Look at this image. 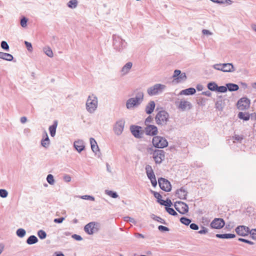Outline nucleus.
I'll return each mask as SVG.
<instances>
[{
	"mask_svg": "<svg viewBox=\"0 0 256 256\" xmlns=\"http://www.w3.org/2000/svg\"><path fill=\"white\" fill-rule=\"evenodd\" d=\"M180 222L186 226L189 225L191 222V220L186 217H182L180 219Z\"/></svg>",
	"mask_w": 256,
	"mask_h": 256,
	"instance_id": "37998d69",
	"label": "nucleus"
},
{
	"mask_svg": "<svg viewBox=\"0 0 256 256\" xmlns=\"http://www.w3.org/2000/svg\"><path fill=\"white\" fill-rule=\"evenodd\" d=\"M227 90L230 92L236 91L238 90L239 87L238 84H234L229 83L226 84Z\"/></svg>",
	"mask_w": 256,
	"mask_h": 256,
	"instance_id": "c756f323",
	"label": "nucleus"
},
{
	"mask_svg": "<svg viewBox=\"0 0 256 256\" xmlns=\"http://www.w3.org/2000/svg\"><path fill=\"white\" fill-rule=\"evenodd\" d=\"M166 88V86L164 84H156L148 88L146 92L150 96H156L163 92Z\"/></svg>",
	"mask_w": 256,
	"mask_h": 256,
	"instance_id": "7ed1b4c3",
	"label": "nucleus"
},
{
	"mask_svg": "<svg viewBox=\"0 0 256 256\" xmlns=\"http://www.w3.org/2000/svg\"><path fill=\"white\" fill-rule=\"evenodd\" d=\"M175 104L177 108L182 111L189 110L192 107V104L184 98L176 101Z\"/></svg>",
	"mask_w": 256,
	"mask_h": 256,
	"instance_id": "6e6552de",
	"label": "nucleus"
},
{
	"mask_svg": "<svg viewBox=\"0 0 256 256\" xmlns=\"http://www.w3.org/2000/svg\"><path fill=\"white\" fill-rule=\"evenodd\" d=\"M250 104V102L248 98H242L238 102V108L242 110H246L249 108Z\"/></svg>",
	"mask_w": 256,
	"mask_h": 256,
	"instance_id": "4468645a",
	"label": "nucleus"
},
{
	"mask_svg": "<svg viewBox=\"0 0 256 256\" xmlns=\"http://www.w3.org/2000/svg\"><path fill=\"white\" fill-rule=\"evenodd\" d=\"M146 174L149 173H152V172H154L152 167L148 164L146 166Z\"/></svg>",
	"mask_w": 256,
	"mask_h": 256,
	"instance_id": "6e6d98bb",
	"label": "nucleus"
},
{
	"mask_svg": "<svg viewBox=\"0 0 256 256\" xmlns=\"http://www.w3.org/2000/svg\"><path fill=\"white\" fill-rule=\"evenodd\" d=\"M124 220L126 222H130L133 223L135 224L136 223V220L134 218H132L130 216H125L124 217Z\"/></svg>",
	"mask_w": 256,
	"mask_h": 256,
	"instance_id": "864d4df0",
	"label": "nucleus"
},
{
	"mask_svg": "<svg viewBox=\"0 0 256 256\" xmlns=\"http://www.w3.org/2000/svg\"><path fill=\"white\" fill-rule=\"evenodd\" d=\"M38 236L40 239H44L46 236V234L44 230H40L38 232Z\"/></svg>",
	"mask_w": 256,
	"mask_h": 256,
	"instance_id": "a18cd8bd",
	"label": "nucleus"
},
{
	"mask_svg": "<svg viewBox=\"0 0 256 256\" xmlns=\"http://www.w3.org/2000/svg\"><path fill=\"white\" fill-rule=\"evenodd\" d=\"M216 108L219 110H222L224 108V102L222 100H218L215 104Z\"/></svg>",
	"mask_w": 256,
	"mask_h": 256,
	"instance_id": "c9c22d12",
	"label": "nucleus"
},
{
	"mask_svg": "<svg viewBox=\"0 0 256 256\" xmlns=\"http://www.w3.org/2000/svg\"><path fill=\"white\" fill-rule=\"evenodd\" d=\"M152 144L155 147L158 148H164L168 145L166 140L160 136H156L153 138Z\"/></svg>",
	"mask_w": 256,
	"mask_h": 256,
	"instance_id": "1a4fd4ad",
	"label": "nucleus"
},
{
	"mask_svg": "<svg viewBox=\"0 0 256 256\" xmlns=\"http://www.w3.org/2000/svg\"><path fill=\"white\" fill-rule=\"evenodd\" d=\"M196 90L193 88H190L185 90H181L179 94L180 95H192L196 93Z\"/></svg>",
	"mask_w": 256,
	"mask_h": 256,
	"instance_id": "b1692460",
	"label": "nucleus"
},
{
	"mask_svg": "<svg viewBox=\"0 0 256 256\" xmlns=\"http://www.w3.org/2000/svg\"><path fill=\"white\" fill-rule=\"evenodd\" d=\"M58 126L57 120H54L53 124L49 126V131L51 136L54 137L56 133V129Z\"/></svg>",
	"mask_w": 256,
	"mask_h": 256,
	"instance_id": "393cba45",
	"label": "nucleus"
},
{
	"mask_svg": "<svg viewBox=\"0 0 256 256\" xmlns=\"http://www.w3.org/2000/svg\"><path fill=\"white\" fill-rule=\"evenodd\" d=\"M46 180L48 182L50 185H53L54 184V176L51 174H48L47 176Z\"/></svg>",
	"mask_w": 256,
	"mask_h": 256,
	"instance_id": "79ce46f5",
	"label": "nucleus"
},
{
	"mask_svg": "<svg viewBox=\"0 0 256 256\" xmlns=\"http://www.w3.org/2000/svg\"><path fill=\"white\" fill-rule=\"evenodd\" d=\"M28 19L24 17L20 20V25L22 28H26L27 26Z\"/></svg>",
	"mask_w": 256,
	"mask_h": 256,
	"instance_id": "3c124183",
	"label": "nucleus"
},
{
	"mask_svg": "<svg viewBox=\"0 0 256 256\" xmlns=\"http://www.w3.org/2000/svg\"><path fill=\"white\" fill-rule=\"evenodd\" d=\"M216 92H227V88L226 86H218Z\"/></svg>",
	"mask_w": 256,
	"mask_h": 256,
	"instance_id": "de8ad7c7",
	"label": "nucleus"
},
{
	"mask_svg": "<svg viewBox=\"0 0 256 256\" xmlns=\"http://www.w3.org/2000/svg\"><path fill=\"white\" fill-rule=\"evenodd\" d=\"M76 197L84 199V200H92V201L94 200V197L90 196H88V195H84V196H76Z\"/></svg>",
	"mask_w": 256,
	"mask_h": 256,
	"instance_id": "49530a36",
	"label": "nucleus"
},
{
	"mask_svg": "<svg viewBox=\"0 0 256 256\" xmlns=\"http://www.w3.org/2000/svg\"><path fill=\"white\" fill-rule=\"evenodd\" d=\"M250 228L244 226H239L236 228V234L240 236H244L250 234Z\"/></svg>",
	"mask_w": 256,
	"mask_h": 256,
	"instance_id": "2eb2a0df",
	"label": "nucleus"
},
{
	"mask_svg": "<svg viewBox=\"0 0 256 256\" xmlns=\"http://www.w3.org/2000/svg\"><path fill=\"white\" fill-rule=\"evenodd\" d=\"M212 67L216 70L223 72H234L235 70L234 65L231 63L218 64L213 65Z\"/></svg>",
	"mask_w": 256,
	"mask_h": 256,
	"instance_id": "0eeeda50",
	"label": "nucleus"
},
{
	"mask_svg": "<svg viewBox=\"0 0 256 256\" xmlns=\"http://www.w3.org/2000/svg\"><path fill=\"white\" fill-rule=\"evenodd\" d=\"M124 124L125 121L123 119H120L116 122L114 126L113 130L116 135L120 136L122 134Z\"/></svg>",
	"mask_w": 256,
	"mask_h": 256,
	"instance_id": "9b49d317",
	"label": "nucleus"
},
{
	"mask_svg": "<svg viewBox=\"0 0 256 256\" xmlns=\"http://www.w3.org/2000/svg\"><path fill=\"white\" fill-rule=\"evenodd\" d=\"M24 44L27 48V50L29 52H32V45L31 43L27 41H25Z\"/></svg>",
	"mask_w": 256,
	"mask_h": 256,
	"instance_id": "5fc2aeb1",
	"label": "nucleus"
},
{
	"mask_svg": "<svg viewBox=\"0 0 256 256\" xmlns=\"http://www.w3.org/2000/svg\"><path fill=\"white\" fill-rule=\"evenodd\" d=\"M153 158L156 164H160L164 159V152L162 150H156L152 154Z\"/></svg>",
	"mask_w": 256,
	"mask_h": 256,
	"instance_id": "ddd939ff",
	"label": "nucleus"
},
{
	"mask_svg": "<svg viewBox=\"0 0 256 256\" xmlns=\"http://www.w3.org/2000/svg\"><path fill=\"white\" fill-rule=\"evenodd\" d=\"M105 194L112 198H117L118 196V195L116 192L112 190H105Z\"/></svg>",
	"mask_w": 256,
	"mask_h": 256,
	"instance_id": "4c0bfd02",
	"label": "nucleus"
},
{
	"mask_svg": "<svg viewBox=\"0 0 256 256\" xmlns=\"http://www.w3.org/2000/svg\"><path fill=\"white\" fill-rule=\"evenodd\" d=\"M63 179L66 182H68L71 181L72 178L68 174H65L63 177Z\"/></svg>",
	"mask_w": 256,
	"mask_h": 256,
	"instance_id": "052dcab7",
	"label": "nucleus"
},
{
	"mask_svg": "<svg viewBox=\"0 0 256 256\" xmlns=\"http://www.w3.org/2000/svg\"><path fill=\"white\" fill-rule=\"evenodd\" d=\"M158 229L160 231H161V232L169 230V228H168L163 226H158Z\"/></svg>",
	"mask_w": 256,
	"mask_h": 256,
	"instance_id": "bf43d9fd",
	"label": "nucleus"
},
{
	"mask_svg": "<svg viewBox=\"0 0 256 256\" xmlns=\"http://www.w3.org/2000/svg\"><path fill=\"white\" fill-rule=\"evenodd\" d=\"M169 114L165 110L160 111L155 117L157 124L165 126L168 120Z\"/></svg>",
	"mask_w": 256,
	"mask_h": 256,
	"instance_id": "20e7f679",
	"label": "nucleus"
},
{
	"mask_svg": "<svg viewBox=\"0 0 256 256\" xmlns=\"http://www.w3.org/2000/svg\"><path fill=\"white\" fill-rule=\"evenodd\" d=\"M166 211L170 214L172 216H177V212L172 208L169 207H166Z\"/></svg>",
	"mask_w": 256,
	"mask_h": 256,
	"instance_id": "c03bdc74",
	"label": "nucleus"
},
{
	"mask_svg": "<svg viewBox=\"0 0 256 256\" xmlns=\"http://www.w3.org/2000/svg\"><path fill=\"white\" fill-rule=\"evenodd\" d=\"M250 234L252 239L256 240V229H252L250 230Z\"/></svg>",
	"mask_w": 256,
	"mask_h": 256,
	"instance_id": "13d9d810",
	"label": "nucleus"
},
{
	"mask_svg": "<svg viewBox=\"0 0 256 256\" xmlns=\"http://www.w3.org/2000/svg\"><path fill=\"white\" fill-rule=\"evenodd\" d=\"M0 46L2 49H4L6 50H8L9 46H8V43L6 41H2L1 42Z\"/></svg>",
	"mask_w": 256,
	"mask_h": 256,
	"instance_id": "09e8293b",
	"label": "nucleus"
},
{
	"mask_svg": "<svg viewBox=\"0 0 256 256\" xmlns=\"http://www.w3.org/2000/svg\"><path fill=\"white\" fill-rule=\"evenodd\" d=\"M234 142H235L236 141L240 142L242 140V137L238 135H236L234 137Z\"/></svg>",
	"mask_w": 256,
	"mask_h": 256,
	"instance_id": "774afa93",
	"label": "nucleus"
},
{
	"mask_svg": "<svg viewBox=\"0 0 256 256\" xmlns=\"http://www.w3.org/2000/svg\"><path fill=\"white\" fill-rule=\"evenodd\" d=\"M186 76L184 72H182L180 74L179 76L176 78L178 82H184L186 80Z\"/></svg>",
	"mask_w": 256,
	"mask_h": 256,
	"instance_id": "e433bc0d",
	"label": "nucleus"
},
{
	"mask_svg": "<svg viewBox=\"0 0 256 256\" xmlns=\"http://www.w3.org/2000/svg\"><path fill=\"white\" fill-rule=\"evenodd\" d=\"M238 117L239 118L244 120H250V116L248 114L242 112H240L238 113Z\"/></svg>",
	"mask_w": 256,
	"mask_h": 256,
	"instance_id": "2f4dec72",
	"label": "nucleus"
},
{
	"mask_svg": "<svg viewBox=\"0 0 256 256\" xmlns=\"http://www.w3.org/2000/svg\"><path fill=\"white\" fill-rule=\"evenodd\" d=\"M132 66V62H128L124 64L121 70V74L122 76H124L128 74Z\"/></svg>",
	"mask_w": 256,
	"mask_h": 256,
	"instance_id": "4be33fe9",
	"label": "nucleus"
},
{
	"mask_svg": "<svg viewBox=\"0 0 256 256\" xmlns=\"http://www.w3.org/2000/svg\"><path fill=\"white\" fill-rule=\"evenodd\" d=\"M202 33L203 34L208 35V36H211L212 34V32H210L209 30H205V29H204L202 30Z\"/></svg>",
	"mask_w": 256,
	"mask_h": 256,
	"instance_id": "338daca9",
	"label": "nucleus"
},
{
	"mask_svg": "<svg viewBox=\"0 0 256 256\" xmlns=\"http://www.w3.org/2000/svg\"><path fill=\"white\" fill-rule=\"evenodd\" d=\"M144 92L142 91H138L134 98H128L126 104V108L128 110H132L138 107L144 100Z\"/></svg>",
	"mask_w": 256,
	"mask_h": 256,
	"instance_id": "f257e3e1",
	"label": "nucleus"
},
{
	"mask_svg": "<svg viewBox=\"0 0 256 256\" xmlns=\"http://www.w3.org/2000/svg\"><path fill=\"white\" fill-rule=\"evenodd\" d=\"M238 240L239 241H240V242H246V243L248 244H254V242H251L250 240H246V239H244V238H239Z\"/></svg>",
	"mask_w": 256,
	"mask_h": 256,
	"instance_id": "e2e57ef3",
	"label": "nucleus"
},
{
	"mask_svg": "<svg viewBox=\"0 0 256 256\" xmlns=\"http://www.w3.org/2000/svg\"><path fill=\"white\" fill-rule=\"evenodd\" d=\"M113 46L114 48L118 52H121L126 48V43L119 36H113Z\"/></svg>",
	"mask_w": 256,
	"mask_h": 256,
	"instance_id": "423d86ee",
	"label": "nucleus"
},
{
	"mask_svg": "<svg viewBox=\"0 0 256 256\" xmlns=\"http://www.w3.org/2000/svg\"><path fill=\"white\" fill-rule=\"evenodd\" d=\"M160 204L166 207L170 206L172 204V201L169 199H166V200H162Z\"/></svg>",
	"mask_w": 256,
	"mask_h": 256,
	"instance_id": "ea45409f",
	"label": "nucleus"
},
{
	"mask_svg": "<svg viewBox=\"0 0 256 256\" xmlns=\"http://www.w3.org/2000/svg\"><path fill=\"white\" fill-rule=\"evenodd\" d=\"M224 222L222 218H216L210 224V226L212 228L220 229L224 226Z\"/></svg>",
	"mask_w": 256,
	"mask_h": 256,
	"instance_id": "dca6fc26",
	"label": "nucleus"
},
{
	"mask_svg": "<svg viewBox=\"0 0 256 256\" xmlns=\"http://www.w3.org/2000/svg\"><path fill=\"white\" fill-rule=\"evenodd\" d=\"M152 192L154 194V197L158 199V202L160 203V202L162 200L161 199L162 198V196L158 192H153V191Z\"/></svg>",
	"mask_w": 256,
	"mask_h": 256,
	"instance_id": "603ef678",
	"label": "nucleus"
},
{
	"mask_svg": "<svg viewBox=\"0 0 256 256\" xmlns=\"http://www.w3.org/2000/svg\"><path fill=\"white\" fill-rule=\"evenodd\" d=\"M155 108V102L154 101H150L146 107V112L147 114H151Z\"/></svg>",
	"mask_w": 256,
	"mask_h": 256,
	"instance_id": "5701e85b",
	"label": "nucleus"
},
{
	"mask_svg": "<svg viewBox=\"0 0 256 256\" xmlns=\"http://www.w3.org/2000/svg\"><path fill=\"white\" fill-rule=\"evenodd\" d=\"M44 52L46 55L50 58H52L54 56L53 52L52 49L49 46L44 47L43 49Z\"/></svg>",
	"mask_w": 256,
	"mask_h": 256,
	"instance_id": "473e14b6",
	"label": "nucleus"
},
{
	"mask_svg": "<svg viewBox=\"0 0 256 256\" xmlns=\"http://www.w3.org/2000/svg\"><path fill=\"white\" fill-rule=\"evenodd\" d=\"M13 56L10 54L0 52V58L8 61H12L13 60Z\"/></svg>",
	"mask_w": 256,
	"mask_h": 256,
	"instance_id": "bb28decb",
	"label": "nucleus"
},
{
	"mask_svg": "<svg viewBox=\"0 0 256 256\" xmlns=\"http://www.w3.org/2000/svg\"><path fill=\"white\" fill-rule=\"evenodd\" d=\"M181 74V71L180 70H176L174 71L173 74V78L176 80V78L179 76L180 74Z\"/></svg>",
	"mask_w": 256,
	"mask_h": 256,
	"instance_id": "4d7b16f0",
	"label": "nucleus"
},
{
	"mask_svg": "<svg viewBox=\"0 0 256 256\" xmlns=\"http://www.w3.org/2000/svg\"><path fill=\"white\" fill-rule=\"evenodd\" d=\"M74 146L79 153L82 152L85 148L84 142L82 140H76L74 143Z\"/></svg>",
	"mask_w": 256,
	"mask_h": 256,
	"instance_id": "a211bd4d",
	"label": "nucleus"
},
{
	"mask_svg": "<svg viewBox=\"0 0 256 256\" xmlns=\"http://www.w3.org/2000/svg\"><path fill=\"white\" fill-rule=\"evenodd\" d=\"M146 175L148 178L150 180L152 186L155 187L157 185V181L154 172H152V173H149Z\"/></svg>",
	"mask_w": 256,
	"mask_h": 256,
	"instance_id": "cd10ccee",
	"label": "nucleus"
},
{
	"mask_svg": "<svg viewBox=\"0 0 256 256\" xmlns=\"http://www.w3.org/2000/svg\"><path fill=\"white\" fill-rule=\"evenodd\" d=\"M187 194L188 192L184 187H182L176 192V195L179 198L182 200H186V198Z\"/></svg>",
	"mask_w": 256,
	"mask_h": 256,
	"instance_id": "aec40b11",
	"label": "nucleus"
},
{
	"mask_svg": "<svg viewBox=\"0 0 256 256\" xmlns=\"http://www.w3.org/2000/svg\"><path fill=\"white\" fill-rule=\"evenodd\" d=\"M218 85L214 82H210L208 84V88L211 91H216Z\"/></svg>",
	"mask_w": 256,
	"mask_h": 256,
	"instance_id": "f704fd0d",
	"label": "nucleus"
},
{
	"mask_svg": "<svg viewBox=\"0 0 256 256\" xmlns=\"http://www.w3.org/2000/svg\"><path fill=\"white\" fill-rule=\"evenodd\" d=\"M42 136L43 138L41 140V144L43 147L48 148L50 146V140L46 131H44Z\"/></svg>",
	"mask_w": 256,
	"mask_h": 256,
	"instance_id": "6ab92c4d",
	"label": "nucleus"
},
{
	"mask_svg": "<svg viewBox=\"0 0 256 256\" xmlns=\"http://www.w3.org/2000/svg\"><path fill=\"white\" fill-rule=\"evenodd\" d=\"M90 141L92 150V152H94L96 154L98 151H99V148L96 142L92 138H90Z\"/></svg>",
	"mask_w": 256,
	"mask_h": 256,
	"instance_id": "a878e982",
	"label": "nucleus"
},
{
	"mask_svg": "<svg viewBox=\"0 0 256 256\" xmlns=\"http://www.w3.org/2000/svg\"><path fill=\"white\" fill-rule=\"evenodd\" d=\"M100 223L95 222H90L84 227V230L88 234H93L97 232L100 229Z\"/></svg>",
	"mask_w": 256,
	"mask_h": 256,
	"instance_id": "39448f33",
	"label": "nucleus"
},
{
	"mask_svg": "<svg viewBox=\"0 0 256 256\" xmlns=\"http://www.w3.org/2000/svg\"><path fill=\"white\" fill-rule=\"evenodd\" d=\"M16 234L20 238H23L26 234V230L23 228H19L16 230Z\"/></svg>",
	"mask_w": 256,
	"mask_h": 256,
	"instance_id": "a19ab883",
	"label": "nucleus"
},
{
	"mask_svg": "<svg viewBox=\"0 0 256 256\" xmlns=\"http://www.w3.org/2000/svg\"><path fill=\"white\" fill-rule=\"evenodd\" d=\"M78 6V1L76 0H70L68 3V6L71 8H74Z\"/></svg>",
	"mask_w": 256,
	"mask_h": 256,
	"instance_id": "58836bf2",
	"label": "nucleus"
},
{
	"mask_svg": "<svg viewBox=\"0 0 256 256\" xmlns=\"http://www.w3.org/2000/svg\"><path fill=\"white\" fill-rule=\"evenodd\" d=\"M216 236L220 238H232L236 237V235L232 234H216Z\"/></svg>",
	"mask_w": 256,
	"mask_h": 256,
	"instance_id": "c85d7f7f",
	"label": "nucleus"
},
{
	"mask_svg": "<svg viewBox=\"0 0 256 256\" xmlns=\"http://www.w3.org/2000/svg\"><path fill=\"white\" fill-rule=\"evenodd\" d=\"M145 132L147 135L154 136L158 133V128L154 125H148L145 128Z\"/></svg>",
	"mask_w": 256,
	"mask_h": 256,
	"instance_id": "f3484780",
	"label": "nucleus"
},
{
	"mask_svg": "<svg viewBox=\"0 0 256 256\" xmlns=\"http://www.w3.org/2000/svg\"><path fill=\"white\" fill-rule=\"evenodd\" d=\"M190 227L193 230H198V226L196 224H191L190 225Z\"/></svg>",
	"mask_w": 256,
	"mask_h": 256,
	"instance_id": "69168bd1",
	"label": "nucleus"
},
{
	"mask_svg": "<svg viewBox=\"0 0 256 256\" xmlns=\"http://www.w3.org/2000/svg\"><path fill=\"white\" fill-rule=\"evenodd\" d=\"M38 242V238L35 236H30L26 240V242L28 244H33Z\"/></svg>",
	"mask_w": 256,
	"mask_h": 256,
	"instance_id": "7c9ffc66",
	"label": "nucleus"
},
{
	"mask_svg": "<svg viewBox=\"0 0 256 256\" xmlns=\"http://www.w3.org/2000/svg\"><path fill=\"white\" fill-rule=\"evenodd\" d=\"M208 232V229L205 227L202 226V229L198 231V234H206Z\"/></svg>",
	"mask_w": 256,
	"mask_h": 256,
	"instance_id": "0e129e2a",
	"label": "nucleus"
},
{
	"mask_svg": "<svg viewBox=\"0 0 256 256\" xmlns=\"http://www.w3.org/2000/svg\"><path fill=\"white\" fill-rule=\"evenodd\" d=\"M150 217L152 219H153L154 220H156L161 224H166V223L165 221V220H164V219L160 217V216H158L156 215H154V214H152L151 216H150Z\"/></svg>",
	"mask_w": 256,
	"mask_h": 256,
	"instance_id": "72a5a7b5",
	"label": "nucleus"
},
{
	"mask_svg": "<svg viewBox=\"0 0 256 256\" xmlns=\"http://www.w3.org/2000/svg\"><path fill=\"white\" fill-rule=\"evenodd\" d=\"M140 127L138 126H132L130 127V130L132 134L136 138L142 137V133L140 131Z\"/></svg>",
	"mask_w": 256,
	"mask_h": 256,
	"instance_id": "412c9836",
	"label": "nucleus"
},
{
	"mask_svg": "<svg viewBox=\"0 0 256 256\" xmlns=\"http://www.w3.org/2000/svg\"><path fill=\"white\" fill-rule=\"evenodd\" d=\"M98 101L97 97L94 94L88 96L86 102V108L90 113H93L96 110Z\"/></svg>",
	"mask_w": 256,
	"mask_h": 256,
	"instance_id": "f03ea898",
	"label": "nucleus"
},
{
	"mask_svg": "<svg viewBox=\"0 0 256 256\" xmlns=\"http://www.w3.org/2000/svg\"><path fill=\"white\" fill-rule=\"evenodd\" d=\"M176 210L181 214H185L188 212V206L184 202L181 201L176 202L174 204Z\"/></svg>",
	"mask_w": 256,
	"mask_h": 256,
	"instance_id": "9d476101",
	"label": "nucleus"
},
{
	"mask_svg": "<svg viewBox=\"0 0 256 256\" xmlns=\"http://www.w3.org/2000/svg\"><path fill=\"white\" fill-rule=\"evenodd\" d=\"M8 195V192L4 189H0V196L2 198L7 197Z\"/></svg>",
	"mask_w": 256,
	"mask_h": 256,
	"instance_id": "8fccbe9b",
	"label": "nucleus"
},
{
	"mask_svg": "<svg viewBox=\"0 0 256 256\" xmlns=\"http://www.w3.org/2000/svg\"><path fill=\"white\" fill-rule=\"evenodd\" d=\"M72 237L76 240L80 241V240H82V236H80L76 234H74L73 235H72Z\"/></svg>",
	"mask_w": 256,
	"mask_h": 256,
	"instance_id": "680f3d73",
	"label": "nucleus"
},
{
	"mask_svg": "<svg viewBox=\"0 0 256 256\" xmlns=\"http://www.w3.org/2000/svg\"><path fill=\"white\" fill-rule=\"evenodd\" d=\"M158 184L160 188L166 192H170L172 189L170 182L166 179L160 178L158 180Z\"/></svg>",
	"mask_w": 256,
	"mask_h": 256,
	"instance_id": "f8f14e48",
	"label": "nucleus"
}]
</instances>
